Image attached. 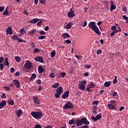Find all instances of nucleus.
I'll return each mask as SVG.
<instances>
[{"instance_id":"423d86ee","label":"nucleus","mask_w":128,"mask_h":128,"mask_svg":"<svg viewBox=\"0 0 128 128\" xmlns=\"http://www.w3.org/2000/svg\"><path fill=\"white\" fill-rule=\"evenodd\" d=\"M76 16V14H74V11L72 10V8L70 9V10L68 13V18H74Z\"/></svg>"},{"instance_id":"9d476101","label":"nucleus","mask_w":128,"mask_h":128,"mask_svg":"<svg viewBox=\"0 0 128 128\" xmlns=\"http://www.w3.org/2000/svg\"><path fill=\"white\" fill-rule=\"evenodd\" d=\"M13 82L14 86H16V88H20V83L18 80H13Z\"/></svg>"},{"instance_id":"f8f14e48","label":"nucleus","mask_w":128,"mask_h":128,"mask_svg":"<svg viewBox=\"0 0 128 128\" xmlns=\"http://www.w3.org/2000/svg\"><path fill=\"white\" fill-rule=\"evenodd\" d=\"M76 124L77 126H82V119H78L76 120Z\"/></svg>"},{"instance_id":"f257e3e1","label":"nucleus","mask_w":128,"mask_h":128,"mask_svg":"<svg viewBox=\"0 0 128 128\" xmlns=\"http://www.w3.org/2000/svg\"><path fill=\"white\" fill-rule=\"evenodd\" d=\"M88 26L89 28L92 29V30H93L96 34H98V36L102 34V32H100V29H98V28L96 24V22H90L88 24Z\"/></svg>"},{"instance_id":"aec40b11","label":"nucleus","mask_w":128,"mask_h":128,"mask_svg":"<svg viewBox=\"0 0 128 128\" xmlns=\"http://www.w3.org/2000/svg\"><path fill=\"white\" fill-rule=\"evenodd\" d=\"M34 103L36 104H40V101L38 100V97H36V96L34 97Z\"/></svg>"},{"instance_id":"0eeeda50","label":"nucleus","mask_w":128,"mask_h":128,"mask_svg":"<svg viewBox=\"0 0 128 128\" xmlns=\"http://www.w3.org/2000/svg\"><path fill=\"white\" fill-rule=\"evenodd\" d=\"M68 96H70V90H68L62 94V98L66 100V98H68Z\"/></svg>"},{"instance_id":"7c9ffc66","label":"nucleus","mask_w":128,"mask_h":128,"mask_svg":"<svg viewBox=\"0 0 128 128\" xmlns=\"http://www.w3.org/2000/svg\"><path fill=\"white\" fill-rule=\"evenodd\" d=\"M36 78V74H32L30 78V80H34Z\"/></svg>"},{"instance_id":"4be33fe9","label":"nucleus","mask_w":128,"mask_h":128,"mask_svg":"<svg viewBox=\"0 0 128 128\" xmlns=\"http://www.w3.org/2000/svg\"><path fill=\"white\" fill-rule=\"evenodd\" d=\"M73 24H74L72 22H70V23L66 25V28L67 30H70V28H72V26Z\"/></svg>"},{"instance_id":"39448f33","label":"nucleus","mask_w":128,"mask_h":128,"mask_svg":"<svg viewBox=\"0 0 128 128\" xmlns=\"http://www.w3.org/2000/svg\"><path fill=\"white\" fill-rule=\"evenodd\" d=\"M86 81L82 80L78 88L81 90H86Z\"/></svg>"},{"instance_id":"6e6d98bb","label":"nucleus","mask_w":128,"mask_h":128,"mask_svg":"<svg viewBox=\"0 0 128 128\" xmlns=\"http://www.w3.org/2000/svg\"><path fill=\"white\" fill-rule=\"evenodd\" d=\"M4 59L3 57L0 58V64L2 63V62H4Z\"/></svg>"},{"instance_id":"2f4dec72","label":"nucleus","mask_w":128,"mask_h":128,"mask_svg":"<svg viewBox=\"0 0 128 128\" xmlns=\"http://www.w3.org/2000/svg\"><path fill=\"white\" fill-rule=\"evenodd\" d=\"M8 104H10V106H14V100H9L8 101Z\"/></svg>"},{"instance_id":"6ab92c4d","label":"nucleus","mask_w":128,"mask_h":128,"mask_svg":"<svg viewBox=\"0 0 128 128\" xmlns=\"http://www.w3.org/2000/svg\"><path fill=\"white\" fill-rule=\"evenodd\" d=\"M97 109H98L97 106H93V108L92 109V112L94 114H98V112H96Z\"/></svg>"},{"instance_id":"6e6552de","label":"nucleus","mask_w":128,"mask_h":128,"mask_svg":"<svg viewBox=\"0 0 128 128\" xmlns=\"http://www.w3.org/2000/svg\"><path fill=\"white\" fill-rule=\"evenodd\" d=\"M110 2H111V5L110 7V12H112L114 10H116V5L114 4V1L111 0Z\"/></svg>"},{"instance_id":"49530a36","label":"nucleus","mask_w":128,"mask_h":128,"mask_svg":"<svg viewBox=\"0 0 128 128\" xmlns=\"http://www.w3.org/2000/svg\"><path fill=\"white\" fill-rule=\"evenodd\" d=\"M45 38H46V36H39L38 37V40H44Z\"/></svg>"},{"instance_id":"a19ab883","label":"nucleus","mask_w":128,"mask_h":128,"mask_svg":"<svg viewBox=\"0 0 128 128\" xmlns=\"http://www.w3.org/2000/svg\"><path fill=\"white\" fill-rule=\"evenodd\" d=\"M4 10V6H0V12H2Z\"/></svg>"},{"instance_id":"4c0bfd02","label":"nucleus","mask_w":128,"mask_h":128,"mask_svg":"<svg viewBox=\"0 0 128 128\" xmlns=\"http://www.w3.org/2000/svg\"><path fill=\"white\" fill-rule=\"evenodd\" d=\"M92 104L93 106H95V104L96 106H98V100H94V101H93L92 103Z\"/></svg>"},{"instance_id":"a878e982","label":"nucleus","mask_w":128,"mask_h":128,"mask_svg":"<svg viewBox=\"0 0 128 128\" xmlns=\"http://www.w3.org/2000/svg\"><path fill=\"white\" fill-rule=\"evenodd\" d=\"M63 38H70V34L68 33H64L62 34Z\"/></svg>"},{"instance_id":"c85d7f7f","label":"nucleus","mask_w":128,"mask_h":128,"mask_svg":"<svg viewBox=\"0 0 128 128\" xmlns=\"http://www.w3.org/2000/svg\"><path fill=\"white\" fill-rule=\"evenodd\" d=\"M69 124H74V126H76V120H70L68 122Z\"/></svg>"},{"instance_id":"79ce46f5","label":"nucleus","mask_w":128,"mask_h":128,"mask_svg":"<svg viewBox=\"0 0 128 128\" xmlns=\"http://www.w3.org/2000/svg\"><path fill=\"white\" fill-rule=\"evenodd\" d=\"M39 2L41 4H46V0H39Z\"/></svg>"},{"instance_id":"b1692460","label":"nucleus","mask_w":128,"mask_h":128,"mask_svg":"<svg viewBox=\"0 0 128 128\" xmlns=\"http://www.w3.org/2000/svg\"><path fill=\"white\" fill-rule=\"evenodd\" d=\"M8 7H6L3 12V16H8Z\"/></svg>"},{"instance_id":"8fccbe9b","label":"nucleus","mask_w":128,"mask_h":128,"mask_svg":"<svg viewBox=\"0 0 128 128\" xmlns=\"http://www.w3.org/2000/svg\"><path fill=\"white\" fill-rule=\"evenodd\" d=\"M111 30H116V26H113L111 27Z\"/></svg>"},{"instance_id":"72a5a7b5","label":"nucleus","mask_w":128,"mask_h":128,"mask_svg":"<svg viewBox=\"0 0 128 128\" xmlns=\"http://www.w3.org/2000/svg\"><path fill=\"white\" fill-rule=\"evenodd\" d=\"M15 60H16L17 62H20V58L18 56H15Z\"/></svg>"},{"instance_id":"5701e85b","label":"nucleus","mask_w":128,"mask_h":128,"mask_svg":"<svg viewBox=\"0 0 128 128\" xmlns=\"http://www.w3.org/2000/svg\"><path fill=\"white\" fill-rule=\"evenodd\" d=\"M37 22H38V19L34 18L31 20H30L28 22H30V24H36Z\"/></svg>"},{"instance_id":"ddd939ff","label":"nucleus","mask_w":128,"mask_h":128,"mask_svg":"<svg viewBox=\"0 0 128 128\" xmlns=\"http://www.w3.org/2000/svg\"><path fill=\"white\" fill-rule=\"evenodd\" d=\"M56 92L58 94H62L64 92V89L62 88V87L60 86L56 89Z\"/></svg>"},{"instance_id":"f3484780","label":"nucleus","mask_w":128,"mask_h":128,"mask_svg":"<svg viewBox=\"0 0 128 128\" xmlns=\"http://www.w3.org/2000/svg\"><path fill=\"white\" fill-rule=\"evenodd\" d=\"M38 72L39 74H42V72H44V70L42 68V66H40L38 67Z\"/></svg>"},{"instance_id":"09e8293b","label":"nucleus","mask_w":128,"mask_h":128,"mask_svg":"<svg viewBox=\"0 0 128 128\" xmlns=\"http://www.w3.org/2000/svg\"><path fill=\"white\" fill-rule=\"evenodd\" d=\"M4 88H5V90H7V91L10 90V87L7 86H4Z\"/></svg>"},{"instance_id":"37998d69","label":"nucleus","mask_w":128,"mask_h":128,"mask_svg":"<svg viewBox=\"0 0 128 128\" xmlns=\"http://www.w3.org/2000/svg\"><path fill=\"white\" fill-rule=\"evenodd\" d=\"M54 96H55V98H60V93H58L56 92V93L54 94Z\"/></svg>"},{"instance_id":"dca6fc26","label":"nucleus","mask_w":128,"mask_h":128,"mask_svg":"<svg viewBox=\"0 0 128 128\" xmlns=\"http://www.w3.org/2000/svg\"><path fill=\"white\" fill-rule=\"evenodd\" d=\"M6 106V100L2 101L0 104V110L4 106Z\"/></svg>"},{"instance_id":"20e7f679","label":"nucleus","mask_w":128,"mask_h":128,"mask_svg":"<svg viewBox=\"0 0 128 128\" xmlns=\"http://www.w3.org/2000/svg\"><path fill=\"white\" fill-rule=\"evenodd\" d=\"M74 108V105L72 103L70 102H67L64 106H63L64 110H68V108Z\"/></svg>"},{"instance_id":"338daca9","label":"nucleus","mask_w":128,"mask_h":128,"mask_svg":"<svg viewBox=\"0 0 128 128\" xmlns=\"http://www.w3.org/2000/svg\"><path fill=\"white\" fill-rule=\"evenodd\" d=\"M80 128H88V126L86 125H84L83 126H81Z\"/></svg>"},{"instance_id":"9b49d317","label":"nucleus","mask_w":128,"mask_h":128,"mask_svg":"<svg viewBox=\"0 0 128 128\" xmlns=\"http://www.w3.org/2000/svg\"><path fill=\"white\" fill-rule=\"evenodd\" d=\"M82 120V124H90V122H88V119H86V118H81Z\"/></svg>"},{"instance_id":"f03ea898","label":"nucleus","mask_w":128,"mask_h":128,"mask_svg":"<svg viewBox=\"0 0 128 128\" xmlns=\"http://www.w3.org/2000/svg\"><path fill=\"white\" fill-rule=\"evenodd\" d=\"M32 68V63L30 62L29 60H26V61L24 66L22 67V70H30Z\"/></svg>"},{"instance_id":"de8ad7c7","label":"nucleus","mask_w":128,"mask_h":128,"mask_svg":"<svg viewBox=\"0 0 128 128\" xmlns=\"http://www.w3.org/2000/svg\"><path fill=\"white\" fill-rule=\"evenodd\" d=\"M34 54H36V52H40V50L38 48H36L34 50Z\"/></svg>"},{"instance_id":"ea45409f","label":"nucleus","mask_w":128,"mask_h":128,"mask_svg":"<svg viewBox=\"0 0 128 128\" xmlns=\"http://www.w3.org/2000/svg\"><path fill=\"white\" fill-rule=\"evenodd\" d=\"M39 34H40V36H44V35H46V32H44V31L42 30L39 32Z\"/></svg>"},{"instance_id":"f704fd0d","label":"nucleus","mask_w":128,"mask_h":128,"mask_svg":"<svg viewBox=\"0 0 128 128\" xmlns=\"http://www.w3.org/2000/svg\"><path fill=\"white\" fill-rule=\"evenodd\" d=\"M12 40H18V36L16 35L12 36Z\"/></svg>"},{"instance_id":"4d7b16f0","label":"nucleus","mask_w":128,"mask_h":128,"mask_svg":"<svg viewBox=\"0 0 128 128\" xmlns=\"http://www.w3.org/2000/svg\"><path fill=\"white\" fill-rule=\"evenodd\" d=\"M117 95H118L117 92H114L112 93V96H114H114H116Z\"/></svg>"},{"instance_id":"58836bf2","label":"nucleus","mask_w":128,"mask_h":128,"mask_svg":"<svg viewBox=\"0 0 128 128\" xmlns=\"http://www.w3.org/2000/svg\"><path fill=\"white\" fill-rule=\"evenodd\" d=\"M20 32H22L23 34H26V31H25L24 28H22L20 30Z\"/></svg>"},{"instance_id":"1a4fd4ad","label":"nucleus","mask_w":128,"mask_h":128,"mask_svg":"<svg viewBox=\"0 0 128 128\" xmlns=\"http://www.w3.org/2000/svg\"><path fill=\"white\" fill-rule=\"evenodd\" d=\"M17 118H20L22 114V110L19 109L16 111Z\"/></svg>"},{"instance_id":"2eb2a0df","label":"nucleus","mask_w":128,"mask_h":128,"mask_svg":"<svg viewBox=\"0 0 128 128\" xmlns=\"http://www.w3.org/2000/svg\"><path fill=\"white\" fill-rule=\"evenodd\" d=\"M6 32L8 34H12V27H8V28L6 30Z\"/></svg>"},{"instance_id":"e433bc0d","label":"nucleus","mask_w":128,"mask_h":128,"mask_svg":"<svg viewBox=\"0 0 128 128\" xmlns=\"http://www.w3.org/2000/svg\"><path fill=\"white\" fill-rule=\"evenodd\" d=\"M60 74L61 76V77L63 78H64L65 76H66V74L65 72H62L60 73Z\"/></svg>"},{"instance_id":"c9c22d12","label":"nucleus","mask_w":128,"mask_h":128,"mask_svg":"<svg viewBox=\"0 0 128 128\" xmlns=\"http://www.w3.org/2000/svg\"><path fill=\"white\" fill-rule=\"evenodd\" d=\"M18 42H26V41L24 40H22L20 38H18Z\"/></svg>"},{"instance_id":"5fc2aeb1","label":"nucleus","mask_w":128,"mask_h":128,"mask_svg":"<svg viewBox=\"0 0 128 128\" xmlns=\"http://www.w3.org/2000/svg\"><path fill=\"white\" fill-rule=\"evenodd\" d=\"M65 42H66V44H72V41H70V40H66Z\"/></svg>"},{"instance_id":"69168bd1","label":"nucleus","mask_w":128,"mask_h":128,"mask_svg":"<svg viewBox=\"0 0 128 128\" xmlns=\"http://www.w3.org/2000/svg\"><path fill=\"white\" fill-rule=\"evenodd\" d=\"M122 18H123L124 20H126L128 18V17L126 16H123Z\"/></svg>"},{"instance_id":"cd10ccee","label":"nucleus","mask_w":128,"mask_h":128,"mask_svg":"<svg viewBox=\"0 0 128 128\" xmlns=\"http://www.w3.org/2000/svg\"><path fill=\"white\" fill-rule=\"evenodd\" d=\"M58 82H55L54 85L52 86L53 88H58Z\"/></svg>"},{"instance_id":"bb28decb","label":"nucleus","mask_w":128,"mask_h":128,"mask_svg":"<svg viewBox=\"0 0 128 128\" xmlns=\"http://www.w3.org/2000/svg\"><path fill=\"white\" fill-rule=\"evenodd\" d=\"M88 87L90 88H96V84H94V82H92L91 84H89Z\"/></svg>"},{"instance_id":"052dcab7","label":"nucleus","mask_w":128,"mask_h":128,"mask_svg":"<svg viewBox=\"0 0 128 128\" xmlns=\"http://www.w3.org/2000/svg\"><path fill=\"white\" fill-rule=\"evenodd\" d=\"M122 10L123 12H126V7L123 6L122 8Z\"/></svg>"},{"instance_id":"a18cd8bd","label":"nucleus","mask_w":128,"mask_h":128,"mask_svg":"<svg viewBox=\"0 0 128 128\" xmlns=\"http://www.w3.org/2000/svg\"><path fill=\"white\" fill-rule=\"evenodd\" d=\"M86 90L88 92H92V90H90V87H89V86H88V87L86 88Z\"/></svg>"},{"instance_id":"864d4df0","label":"nucleus","mask_w":128,"mask_h":128,"mask_svg":"<svg viewBox=\"0 0 128 128\" xmlns=\"http://www.w3.org/2000/svg\"><path fill=\"white\" fill-rule=\"evenodd\" d=\"M92 67V65H88V64H86L85 65V68H90Z\"/></svg>"},{"instance_id":"3c124183","label":"nucleus","mask_w":128,"mask_h":128,"mask_svg":"<svg viewBox=\"0 0 128 128\" xmlns=\"http://www.w3.org/2000/svg\"><path fill=\"white\" fill-rule=\"evenodd\" d=\"M50 78H54V77H55L56 76H54V73H51V74H50Z\"/></svg>"},{"instance_id":"c03bdc74","label":"nucleus","mask_w":128,"mask_h":128,"mask_svg":"<svg viewBox=\"0 0 128 128\" xmlns=\"http://www.w3.org/2000/svg\"><path fill=\"white\" fill-rule=\"evenodd\" d=\"M76 58L78 60H82V56H78L77 54L76 55Z\"/></svg>"},{"instance_id":"e2e57ef3","label":"nucleus","mask_w":128,"mask_h":128,"mask_svg":"<svg viewBox=\"0 0 128 128\" xmlns=\"http://www.w3.org/2000/svg\"><path fill=\"white\" fill-rule=\"evenodd\" d=\"M6 98V94L4 93L1 96V98Z\"/></svg>"},{"instance_id":"0e129e2a","label":"nucleus","mask_w":128,"mask_h":128,"mask_svg":"<svg viewBox=\"0 0 128 128\" xmlns=\"http://www.w3.org/2000/svg\"><path fill=\"white\" fill-rule=\"evenodd\" d=\"M10 72H14V68H10Z\"/></svg>"},{"instance_id":"c756f323","label":"nucleus","mask_w":128,"mask_h":128,"mask_svg":"<svg viewBox=\"0 0 128 128\" xmlns=\"http://www.w3.org/2000/svg\"><path fill=\"white\" fill-rule=\"evenodd\" d=\"M56 50H53L51 52H50V54H51V58H54V56H56Z\"/></svg>"},{"instance_id":"bf43d9fd","label":"nucleus","mask_w":128,"mask_h":128,"mask_svg":"<svg viewBox=\"0 0 128 128\" xmlns=\"http://www.w3.org/2000/svg\"><path fill=\"white\" fill-rule=\"evenodd\" d=\"M97 54H102V50H98L96 52Z\"/></svg>"},{"instance_id":"603ef678","label":"nucleus","mask_w":128,"mask_h":128,"mask_svg":"<svg viewBox=\"0 0 128 128\" xmlns=\"http://www.w3.org/2000/svg\"><path fill=\"white\" fill-rule=\"evenodd\" d=\"M92 120H94V122H98L96 117H92Z\"/></svg>"},{"instance_id":"7ed1b4c3","label":"nucleus","mask_w":128,"mask_h":128,"mask_svg":"<svg viewBox=\"0 0 128 128\" xmlns=\"http://www.w3.org/2000/svg\"><path fill=\"white\" fill-rule=\"evenodd\" d=\"M30 114L36 120H40V118H44V114L40 112H32Z\"/></svg>"},{"instance_id":"774afa93","label":"nucleus","mask_w":128,"mask_h":128,"mask_svg":"<svg viewBox=\"0 0 128 128\" xmlns=\"http://www.w3.org/2000/svg\"><path fill=\"white\" fill-rule=\"evenodd\" d=\"M44 30H46V31L48 30H49V27H48V26H46V27H45L44 28Z\"/></svg>"},{"instance_id":"13d9d810","label":"nucleus","mask_w":128,"mask_h":128,"mask_svg":"<svg viewBox=\"0 0 128 128\" xmlns=\"http://www.w3.org/2000/svg\"><path fill=\"white\" fill-rule=\"evenodd\" d=\"M86 24H88V23L86 22V20H85L84 22V24L82 25V26L84 28L85 26H86Z\"/></svg>"},{"instance_id":"393cba45","label":"nucleus","mask_w":128,"mask_h":128,"mask_svg":"<svg viewBox=\"0 0 128 128\" xmlns=\"http://www.w3.org/2000/svg\"><path fill=\"white\" fill-rule=\"evenodd\" d=\"M110 84H112V82L110 81L106 82L104 84V86H106V88H108Z\"/></svg>"},{"instance_id":"a211bd4d","label":"nucleus","mask_w":128,"mask_h":128,"mask_svg":"<svg viewBox=\"0 0 128 128\" xmlns=\"http://www.w3.org/2000/svg\"><path fill=\"white\" fill-rule=\"evenodd\" d=\"M35 32H36V30L32 29V30L28 32V36H32V34H35Z\"/></svg>"},{"instance_id":"473e14b6","label":"nucleus","mask_w":128,"mask_h":128,"mask_svg":"<svg viewBox=\"0 0 128 128\" xmlns=\"http://www.w3.org/2000/svg\"><path fill=\"white\" fill-rule=\"evenodd\" d=\"M102 118V114L100 113L99 114L96 116V119L98 120Z\"/></svg>"},{"instance_id":"412c9836","label":"nucleus","mask_w":128,"mask_h":128,"mask_svg":"<svg viewBox=\"0 0 128 128\" xmlns=\"http://www.w3.org/2000/svg\"><path fill=\"white\" fill-rule=\"evenodd\" d=\"M108 108L109 110H116V107H114V106L112 104H109L108 105Z\"/></svg>"},{"instance_id":"680f3d73","label":"nucleus","mask_w":128,"mask_h":128,"mask_svg":"<svg viewBox=\"0 0 128 128\" xmlns=\"http://www.w3.org/2000/svg\"><path fill=\"white\" fill-rule=\"evenodd\" d=\"M0 70H4V64H0Z\"/></svg>"},{"instance_id":"4468645a","label":"nucleus","mask_w":128,"mask_h":128,"mask_svg":"<svg viewBox=\"0 0 128 128\" xmlns=\"http://www.w3.org/2000/svg\"><path fill=\"white\" fill-rule=\"evenodd\" d=\"M34 60L39 62H42V64L44 63V59L42 58V57H36Z\"/></svg>"}]
</instances>
